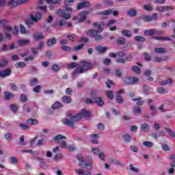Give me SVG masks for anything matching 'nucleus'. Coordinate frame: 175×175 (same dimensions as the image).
<instances>
[{
	"mask_svg": "<svg viewBox=\"0 0 175 175\" xmlns=\"http://www.w3.org/2000/svg\"><path fill=\"white\" fill-rule=\"evenodd\" d=\"M79 66L77 67L72 72L73 77H75V76H77V75H83V73H87V72L91 70L92 68H94L92 63L85 60L79 62Z\"/></svg>",
	"mask_w": 175,
	"mask_h": 175,
	"instance_id": "obj_1",
	"label": "nucleus"
},
{
	"mask_svg": "<svg viewBox=\"0 0 175 175\" xmlns=\"http://www.w3.org/2000/svg\"><path fill=\"white\" fill-rule=\"evenodd\" d=\"M91 95L92 97H94V96H95V95H96V92H92ZM85 103L87 105H90V104L94 105V103H96L98 106H103V105L105 104V103L103 102L102 98H100V97H94L92 98H86Z\"/></svg>",
	"mask_w": 175,
	"mask_h": 175,
	"instance_id": "obj_2",
	"label": "nucleus"
},
{
	"mask_svg": "<svg viewBox=\"0 0 175 175\" xmlns=\"http://www.w3.org/2000/svg\"><path fill=\"white\" fill-rule=\"evenodd\" d=\"M117 55L120 57L116 60L118 64H124V62H126V61H132V56H126V53L124 51H118ZM122 57H124V58H122Z\"/></svg>",
	"mask_w": 175,
	"mask_h": 175,
	"instance_id": "obj_3",
	"label": "nucleus"
},
{
	"mask_svg": "<svg viewBox=\"0 0 175 175\" xmlns=\"http://www.w3.org/2000/svg\"><path fill=\"white\" fill-rule=\"evenodd\" d=\"M66 12H72V8H66L64 10H58L57 16L61 17V18H64V20H69L72 16H70V13Z\"/></svg>",
	"mask_w": 175,
	"mask_h": 175,
	"instance_id": "obj_4",
	"label": "nucleus"
},
{
	"mask_svg": "<svg viewBox=\"0 0 175 175\" xmlns=\"http://www.w3.org/2000/svg\"><path fill=\"white\" fill-rule=\"evenodd\" d=\"M83 117H90V111L83 109L81 113L74 116V121H80Z\"/></svg>",
	"mask_w": 175,
	"mask_h": 175,
	"instance_id": "obj_5",
	"label": "nucleus"
},
{
	"mask_svg": "<svg viewBox=\"0 0 175 175\" xmlns=\"http://www.w3.org/2000/svg\"><path fill=\"white\" fill-rule=\"evenodd\" d=\"M90 14V12L88 11H83L81 12L78 14V23H83L87 20V16Z\"/></svg>",
	"mask_w": 175,
	"mask_h": 175,
	"instance_id": "obj_6",
	"label": "nucleus"
},
{
	"mask_svg": "<svg viewBox=\"0 0 175 175\" xmlns=\"http://www.w3.org/2000/svg\"><path fill=\"white\" fill-rule=\"evenodd\" d=\"M75 172L78 175H92L91 171L88 170H84L83 168H75Z\"/></svg>",
	"mask_w": 175,
	"mask_h": 175,
	"instance_id": "obj_7",
	"label": "nucleus"
},
{
	"mask_svg": "<svg viewBox=\"0 0 175 175\" xmlns=\"http://www.w3.org/2000/svg\"><path fill=\"white\" fill-rule=\"evenodd\" d=\"M75 116H73L71 120L69 119H63L62 120V122L63 124H64V125H68V126H70V128H74L75 127V124L74 122H76L79 120H75Z\"/></svg>",
	"mask_w": 175,
	"mask_h": 175,
	"instance_id": "obj_8",
	"label": "nucleus"
},
{
	"mask_svg": "<svg viewBox=\"0 0 175 175\" xmlns=\"http://www.w3.org/2000/svg\"><path fill=\"white\" fill-rule=\"evenodd\" d=\"M77 158L78 159V161H79V162L78 163V166L79 167H83L84 169H87V167H88V165L87 163H85L84 165V166H83V163H84L85 162V159H84V157H83V155L81 154H78L77 156Z\"/></svg>",
	"mask_w": 175,
	"mask_h": 175,
	"instance_id": "obj_9",
	"label": "nucleus"
},
{
	"mask_svg": "<svg viewBox=\"0 0 175 175\" xmlns=\"http://www.w3.org/2000/svg\"><path fill=\"white\" fill-rule=\"evenodd\" d=\"M124 82L125 84H136V83L139 82V79L137 77H129L124 79Z\"/></svg>",
	"mask_w": 175,
	"mask_h": 175,
	"instance_id": "obj_10",
	"label": "nucleus"
},
{
	"mask_svg": "<svg viewBox=\"0 0 175 175\" xmlns=\"http://www.w3.org/2000/svg\"><path fill=\"white\" fill-rule=\"evenodd\" d=\"M173 7L172 5L157 6L156 10L157 12H165V10H172Z\"/></svg>",
	"mask_w": 175,
	"mask_h": 175,
	"instance_id": "obj_11",
	"label": "nucleus"
},
{
	"mask_svg": "<svg viewBox=\"0 0 175 175\" xmlns=\"http://www.w3.org/2000/svg\"><path fill=\"white\" fill-rule=\"evenodd\" d=\"M12 75V70L10 68L2 70L0 71V77H6L8 76H10Z\"/></svg>",
	"mask_w": 175,
	"mask_h": 175,
	"instance_id": "obj_12",
	"label": "nucleus"
},
{
	"mask_svg": "<svg viewBox=\"0 0 175 175\" xmlns=\"http://www.w3.org/2000/svg\"><path fill=\"white\" fill-rule=\"evenodd\" d=\"M90 6H91V3H90V1H86L84 2L79 3L77 5V9L80 10L84 8H90Z\"/></svg>",
	"mask_w": 175,
	"mask_h": 175,
	"instance_id": "obj_13",
	"label": "nucleus"
},
{
	"mask_svg": "<svg viewBox=\"0 0 175 175\" xmlns=\"http://www.w3.org/2000/svg\"><path fill=\"white\" fill-rule=\"evenodd\" d=\"M159 83L160 85H167V84L171 85V84H173V79H172V78H168L164 81H160Z\"/></svg>",
	"mask_w": 175,
	"mask_h": 175,
	"instance_id": "obj_14",
	"label": "nucleus"
},
{
	"mask_svg": "<svg viewBox=\"0 0 175 175\" xmlns=\"http://www.w3.org/2000/svg\"><path fill=\"white\" fill-rule=\"evenodd\" d=\"M12 98H14V94L10 92H4L5 100H10V99H12Z\"/></svg>",
	"mask_w": 175,
	"mask_h": 175,
	"instance_id": "obj_15",
	"label": "nucleus"
},
{
	"mask_svg": "<svg viewBox=\"0 0 175 175\" xmlns=\"http://www.w3.org/2000/svg\"><path fill=\"white\" fill-rule=\"evenodd\" d=\"M30 18L31 20H32V21H39V20H40L42 18V15L40 14V13H36L35 15L31 14L30 15Z\"/></svg>",
	"mask_w": 175,
	"mask_h": 175,
	"instance_id": "obj_16",
	"label": "nucleus"
},
{
	"mask_svg": "<svg viewBox=\"0 0 175 175\" xmlns=\"http://www.w3.org/2000/svg\"><path fill=\"white\" fill-rule=\"evenodd\" d=\"M133 102H137L138 106H143L144 105V100H142V97H137L132 99Z\"/></svg>",
	"mask_w": 175,
	"mask_h": 175,
	"instance_id": "obj_17",
	"label": "nucleus"
},
{
	"mask_svg": "<svg viewBox=\"0 0 175 175\" xmlns=\"http://www.w3.org/2000/svg\"><path fill=\"white\" fill-rule=\"evenodd\" d=\"M155 29H146L144 32V35L145 36H152V35H155Z\"/></svg>",
	"mask_w": 175,
	"mask_h": 175,
	"instance_id": "obj_18",
	"label": "nucleus"
},
{
	"mask_svg": "<svg viewBox=\"0 0 175 175\" xmlns=\"http://www.w3.org/2000/svg\"><path fill=\"white\" fill-rule=\"evenodd\" d=\"M90 137L92 139L91 143H92L93 144H98V139H96L99 137L98 134H92L90 135Z\"/></svg>",
	"mask_w": 175,
	"mask_h": 175,
	"instance_id": "obj_19",
	"label": "nucleus"
},
{
	"mask_svg": "<svg viewBox=\"0 0 175 175\" xmlns=\"http://www.w3.org/2000/svg\"><path fill=\"white\" fill-rule=\"evenodd\" d=\"M150 129V124L147 123H144L141 124V131L142 132H148Z\"/></svg>",
	"mask_w": 175,
	"mask_h": 175,
	"instance_id": "obj_20",
	"label": "nucleus"
},
{
	"mask_svg": "<svg viewBox=\"0 0 175 175\" xmlns=\"http://www.w3.org/2000/svg\"><path fill=\"white\" fill-rule=\"evenodd\" d=\"M8 59L3 57L0 59V68H5V66H8Z\"/></svg>",
	"mask_w": 175,
	"mask_h": 175,
	"instance_id": "obj_21",
	"label": "nucleus"
},
{
	"mask_svg": "<svg viewBox=\"0 0 175 175\" xmlns=\"http://www.w3.org/2000/svg\"><path fill=\"white\" fill-rule=\"evenodd\" d=\"M62 102L66 104L72 103V98L69 96H64L62 97Z\"/></svg>",
	"mask_w": 175,
	"mask_h": 175,
	"instance_id": "obj_22",
	"label": "nucleus"
},
{
	"mask_svg": "<svg viewBox=\"0 0 175 175\" xmlns=\"http://www.w3.org/2000/svg\"><path fill=\"white\" fill-rule=\"evenodd\" d=\"M122 35H123V36H126L127 38H131L132 37V33L131 32V31L128 30V29H124L121 31Z\"/></svg>",
	"mask_w": 175,
	"mask_h": 175,
	"instance_id": "obj_23",
	"label": "nucleus"
},
{
	"mask_svg": "<svg viewBox=\"0 0 175 175\" xmlns=\"http://www.w3.org/2000/svg\"><path fill=\"white\" fill-rule=\"evenodd\" d=\"M144 75H145V76H146L148 77V80H149V81H154V78L150 76L151 75V70H146L144 71Z\"/></svg>",
	"mask_w": 175,
	"mask_h": 175,
	"instance_id": "obj_24",
	"label": "nucleus"
},
{
	"mask_svg": "<svg viewBox=\"0 0 175 175\" xmlns=\"http://www.w3.org/2000/svg\"><path fill=\"white\" fill-rule=\"evenodd\" d=\"M137 14L136 10L131 9L127 12V16L130 17H135Z\"/></svg>",
	"mask_w": 175,
	"mask_h": 175,
	"instance_id": "obj_25",
	"label": "nucleus"
},
{
	"mask_svg": "<svg viewBox=\"0 0 175 175\" xmlns=\"http://www.w3.org/2000/svg\"><path fill=\"white\" fill-rule=\"evenodd\" d=\"M46 44L49 47L53 46V44H57V39L55 38H53L49 40L46 42Z\"/></svg>",
	"mask_w": 175,
	"mask_h": 175,
	"instance_id": "obj_26",
	"label": "nucleus"
},
{
	"mask_svg": "<svg viewBox=\"0 0 175 175\" xmlns=\"http://www.w3.org/2000/svg\"><path fill=\"white\" fill-rule=\"evenodd\" d=\"M96 50L101 53H103L107 50V47L98 45L96 46Z\"/></svg>",
	"mask_w": 175,
	"mask_h": 175,
	"instance_id": "obj_27",
	"label": "nucleus"
},
{
	"mask_svg": "<svg viewBox=\"0 0 175 175\" xmlns=\"http://www.w3.org/2000/svg\"><path fill=\"white\" fill-rule=\"evenodd\" d=\"M18 1H15V0H10L8 2V6H12V8H16V6H18Z\"/></svg>",
	"mask_w": 175,
	"mask_h": 175,
	"instance_id": "obj_28",
	"label": "nucleus"
},
{
	"mask_svg": "<svg viewBox=\"0 0 175 175\" xmlns=\"http://www.w3.org/2000/svg\"><path fill=\"white\" fill-rule=\"evenodd\" d=\"M62 103L57 101L52 105V109L53 110H57V109H59V107H62Z\"/></svg>",
	"mask_w": 175,
	"mask_h": 175,
	"instance_id": "obj_29",
	"label": "nucleus"
},
{
	"mask_svg": "<svg viewBox=\"0 0 175 175\" xmlns=\"http://www.w3.org/2000/svg\"><path fill=\"white\" fill-rule=\"evenodd\" d=\"M98 14H101L103 16H110V14H113V10H104L103 12H98Z\"/></svg>",
	"mask_w": 175,
	"mask_h": 175,
	"instance_id": "obj_30",
	"label": "nucleus"
},
{
	"mask_svg": "<svg viewBox=\"0 0 175 175\" xmlns=\"http://www.w3.org/2000/svg\"><path fill=\"white\" fill-rule=\"evenodd\" d=\"M154 52L157 53V54H165L166 50L165 48H155Z\"/></svg>",
	"mask_w": 175,
	"mask_h": 175,
	"instance_id": "obj_31",
	"label": "nucleus"
},
{
	"mask_svg": "<svg viewBox=\"0 0 175 175\" xmlns=\"http://www.w3.org/2000/svg\"><path fill=\"white\" fill-rule=\"evenodd\" d=\"M33 38L36 39V40H40L41 39H43L44 36L40 33H35L33 34Z\"/></svg>",
	"mask_w": 175,
	"mask_h": 175,
	"instance_id": "obj_32",
	"label": "nucleus"
},
{
	"mask_svg": "<svg viewBox=\"0 0 175 175\" xmlns=\"http://www.w3.org/2000/svg\"><path fill=\"white\" fill-rule=\"evenodd\" d=\"M98 33V31L96 30L91 29L88 32V35L89 36H91V38H95Z\"/></svg>",
	"mask_w": 175,
	"mask_h": 175,
	"instance_id": "obj_33",
	"label": "nucleus"
},
{
	"mask_svg": "<svg viewBox=\"0 0 175 175\" xmlns=\"http://www.w3.org/2000/svg\"><path fill=\"white\" fill-rule=\"evenodd\" d=\"M66 137L61 134H58L55 137H53V140H59V142H62V140H65Z\"/></svg>",
	"mask_w": 175,
	"mask_h": 175,
	"instance_id": "obj_34",
	"label": "nucleus"
},
{
	"mask_svg": "<svg viewBox=\"0 0 175 175\" xmlns=\"http://www.w3.org/2000/svg\"><path fill=\"white\" fill-rule=\"evenodd\" d=\"M20 33H22V35H25V33H29V32L27 31V29H25V27H24V25H20Z\"/></svg>",
	"mask_w": 175,
	"mask_h": 175,
	"instance_id": "obj_35",
	"label": "nucleus"
},
{
	"mask_svg": "<svg viewBox=\"0 0 175 175\" xmlns=\"http://www.w3.org/2000/svg\"><path fill=\"white\" fill-rule=\"evenodd\" d=\"M143 146H145V147H148V148H151V147L154 146V143L148 141H145L142 143Z\"/></svg>",
	"mask_w": 175,
	"mask_h": 175,
	"instance_id": "obj_36",
	"label": "nucleus"
},
{
	"mask_svg": "<svg viewBox=\"0 0 175 175\" xmlns=\"http://www.w3.org/2000/svg\"><path fill=\"white\" fill-rule=\"evenodd\" d=\"M154 39H156V40H165V41H169V40H172L170 38L168 37H163V36H160V37H154Z\"/></svg>",
	"mask_w": 175,
	"mask_h": 175,
	"instance_id": "obj_37",
	"label": "nucleus"
},
{
	"mask_svg": "<svg viewBox=\"0 0 175 175\" xmlns=\"http://www.w3.org/2000/svg\"><path fill=\"white\" fill-rule=\"evenodd\" d=\"M134 40H136V42H146V38L140 36H137L134 37Z\"/></svg>",
	"mask_w": 175,
	"mask_h": 175,
	"instance_id": "obj_38",
	"label": "nucleus"
},
{
	"mask_svg": "<svg viewBox=\"0 0 175 175\" xmlns=\"http://www.w3.org/2000/svg\"><path fill=\"white\" fill-rule=\"evenodd\" d=\"M27 123L30 125H36L38 124V120L36 119H27Z\"/></svg>",
	"mask_w": 175,
	"mask_h": 175,
	"instance_id": "obj_39",
	"label": "nucleus"
},
{
	"mask_svg": "<svg viewBox=\"0 0 175 175\" xmlns=\"http://www.w3.org/2000/svg\"><path fill=\"white\" fill-rule=\"evenodd\" d=\"M18 126H20V128L23 129V131H28L29 129V126L24 123L19 124Z\"/></svg>",
	"mask_w": 175,
	"mask_h": 175,
	"instance_id": "obj_40",
	"label": "nucleus"
},
{
	"mask_svg": "<svg viewBox=\"0 0 175 175\" xmlns=\"http://www.w3.org/2000/svg\"><path fill=\"white\" fill-rule=\"evenodd\" d=\"M117 44L118 46H122V44H125V38H119L117 40Z\"/></svg>",
	"mask_w": 175,
	"mask_h": 175,
	"instance_id": "obj_41",
	"label": "nucleus"
},
{
	"mask_svg": "<svg viewBox=\"0 0 175 175\" xmlns=\"http://www.w3.org/2000/svg\"><path fill=\"white\" fill-rule=\"evenodd\" d=\"M123 140L126 143H129L131 142V135H129V134H125L123 135Z\"/></svg>",
	"mask_w": 175,
	"mask_h": 175,
	"instance_id": "obj_42",
	"label": "nucleus"
},
{
	"mask_svg": "<svg viewBox=\"0 0 175 175\" xmlns=\"http://www.w3.org/2000/svg\"><path fill=\"white\" fill-rule=\"evenodd\" d=\"M38 81H39V80L38 79V78H33L30 80V85L33 87L36 85L38 84Z\"/></svg>",
	"mask_w": 175,
	"mask_h": 175,
	"instance_id": "obj_43",
	"label": "nucleus"
},
{
	"mask_svg": "<svg viewBox=\"0 0 175 175\" xmlns=\"http://www.w3.org/2000/svg\"><path fill=\"white\" fill-rule=\"evenodd\" d=\"M133 111L134 114H142V110L140 109V107H134Z\"/></svg>",
	"mask_w": 175,
	"mask_h": 175,
	"instance_id": "obj_44",
	"label": "nucleus"
},
{
	"mask_svg": "<svg viewBox=\"0 0 175 175\" xmlns=\"http://www.w3.org/2000/svg\"><path fill=\"white\" fill-rule=\"evenodd\" d=\"M46 3L49 5H57L59 3V0H46Z\"/></svg>",
	"mask_w": 175,
	"mask_h": 175,
	"instance_id": "obj_45",
	"label": "nucleus"
},
{
	"mask_svg": "<svg viewBox=\"0 0 175 175\" xmlns=\"http://www.w3.org/2000/svg\"><path fill=\"white\" fill-rule=\"evenodd\" d=\"M165 131L168 133V135L171 136V137H175L174 132L172 129L166 128Z\"/></svg>",
	"mask_w": 175,
	"mask_h": 175,
	"instance_id": "obj_46",
	"label": "nucleus"
},
{
	"mask_svg": "<svg viewBox=\"0 0 175 175\" xmlns=\"http://www.w3.org/2000/svg\"><path fill=\"white\" fill-rule=\"evenodd\" d=\"M116 102L117 103L122 104L124 103V100L121 95H116Z\"/></svg>",
	"mask_w": 175,
	"mask_h": 175,
	"instance_id": "obj_47",
	"label": "nucleus"
},
{
	"mask_svg": "<svg viewBox=\"0 0 175 175\" xmlns=\"http://www.w3.org/2000/svg\"><path fill=\"white\" fill-rule=\"evenodd\" d=\"M133 72H135V73H137V75H140L142 73V70L139 68L137 66H133L132 68Z\"/></svg>",
	"mask_w": 175,
	"mask_h": 175,
	"instance_id": "obj_48",
	"label": "nucleus"
},
{
	"mask_svg": "<svg viewBox=\"0 0 175 175\" xmlns=\"http://www.w3.org/2000/svg\"><path fill=\"white\" fill-rule=\"evenodd\" d=\"M10 163H12L13 165L16 163H18V159L16 157H12L10 158Z\"/></svg>",
	"mask_w": 175,
	"mask_h": 175,
	"instance_id": "obj_49",
	"label": "nucleus"
},
{
	"mask_svg": "<svg viewBox=\"0 0 175 175\" xmlns=\"http://www.w3.org/2000/svg\"><path fill=\"white\" fill-rule=\"evenodd\" d=\"M73 2H75V0H65L64 5L65 6H72L73 5Z\"/></svg>",
	"mask_w": 175,
	"mask_h": 175,
	"instance_id": "obj_50",
	"label": "nucleus"
},
{
	"mask_svg": "<svg viewBox=\"0 0 175 175\" xmlns=\"http://www.w3.org/2000/svg\"><path fill=\"white\" fill-rule=\"evenodd\" d=\"M41 90H42V86L38 85L36 87H34V88L33 89V91L34 92H36V94H39V92H40Z\"/></svg>",
	"mask_w": 175,
	"mask_h": 175,
	"instance_id": "obj_51",
	"label": "nucleus"
},
{
	"mask_svg": "<svg viewBox=\"0 0 175 175\" xmlns=\"http://www.w3.org/2000/svg\"><path fill=\"white\" fill-rule=\"evenodd\" d=\"M27 64H25L24 62H18L15 64L16 68H25Z\"/></svg>",
	"mask_w": 175,
	"mask_h": 175,
	"instance_id": "obj_52",
	"label": "nucleus"
},
{
	"mask_svg": "<svg viewBox=\"0 0 175 175\" xmlns=\"http://www.w3.org/2000/svg\"><path fill=\"white\" fill-rule=\"evenodd\" d=\"M106 95L107 96V98H109V99H113V98H114V95L113 94V91H107L106 92Z\"/></svg>",
	"mask_w": 175,
	"mask_h": 175,
	"instance_id": "obj_53",
	"label": "nucleus"
},
{
	"mask_svg": "<svg viewBox=\"0 0 175 175\" xmlns=\"http://www.w3.org/2000/svg\"><path fill=\"white\" fill-rule=\"evenodd\" d=\"M5 139H6V140H13V135H12V133H7L5 135Z\"/></svg>",
	"mask_w": 175,
	"mask_h": 175,
	"instance_id": "obj_54",
	"label": "nucleus"
},
{
	"mask_svg": "<svg viewBox=\"0 0 175 175\" xmlns=\"http://www.w3.org/2000/svg\"><path fill=\"white\" fill-rule=\"evenodd\" d=\"M10 87L11 88V91H17V85L15 83H10Z\"/></svg>",
	"mask_w": 175,
	"mask_h": 175,
	"instance_id": "obj_55",
	"label": "nucleus"
},
{
	"mask_svg": "<svg viewBox=\"0 0 175 175\" xmlns=\"http://www.w3.org/2000/svg\"><path fill=\"white\" fill-rule=\"evenodd\" d=\"M157 92H159V94H166V90L164 89L163 87H160L157 88Z\"/></svg>",
	"mask_w": 175,
	"mask_h": 175,
	"instance_id": "obj_56",
	"label": "nucleus"
},
{
	"mask_svg": "<svg viewBox=\"0 0 175 175\" xmlns=\"http://www.w3.org/2000/svg\"><path fill=\"white\" fill-rule=\"evenodd\" d=\"M40 166L42 169H44V170H46V169H47V167H49V166L44 161H41L40 163Z\"/></svg>",
	"mask_w": 175,
	"mask_h": 175,
	"instance_id": "obj_57",
	"label": "nucleus"
},
{
	"mask_svg": "<svg viewBox=\"0 0 175 175\" xmlns=\"http://www.w3.org/2000/svg\"><path fill=\"white\" fill-rule=\"evenodd\" d=\"M129 167L132 172H135V173H139V168H136L133 167V164H130Z\"/></svg>",
	"mask_w": 175,
	"mask_h": 175,
	"instance_id": "obj_58",
	"label": "nucleus"
},
{
	"mask_svg": "<svg viewBox=\"0 0 175 175\" xmlns=\"http://www.w3.org/2000/svg\"><path fill=\"white\" fill-rule=\"evenodd\" d=\"M97 129H98V131H105V124H103L102 123L98 124Z\"/></svg>",
	"mask_w": 175,
	"mask_h": 175,
	"instance_id": "obj_59",
	"label": "nucleus"
},
{
	"mask_svg": "<svg viewBox=\"0 0 175 175\" xmlns=\"http://www.w3.org/2000/svg\"><path fill=\"white\" fill-rule=\"evenodd\" d=\"M29 43V40H20L19 44L20 46H25V44H28Z\"/></svg>",
	"mask_w": 175,
	"mask_h": 175,
	"instance_id": "obj_60",
	"label": "nucleus"
},
{
	"mask_svg": "<svg viewBox=\"0 0 175 175\" xmlns=\"http://www.w3.org/2000/svg\"><path fill=\"white\" fill-rule=\"evenodd\" d=\"M21 100L23 103H25V102H27V100H28L25 94H23L21 95Z\"/></svg>",
	"mask_w": 175,
	"mask_h": 175,
	"instance_id": "obj_61",
	"label": "nucleus"
},
{
	"mask_svg": "<svg viewBox=\"0 0 175 175\" xmlns=\"http://www.w3.org/2000/svg\"><path fill=\"white\" fill-rule=\"evenodd\" d=\"M144 10H146L147 12H152V7H151V5H144Z\"/></svg>",
	"mask_w": 175,
	"mask_h": 175,
	"instance_id": "obj_62",
	"label": "nucleus"
},
{
	"mask_svg": "<svg viewBox=\"0 0 175 175\" xmlns=\"http://www.w3.org/2000/svg\"><path fill=\"white\" fill-rule=\"evenodd\" d=\"M94 39L96 42H100V40L103 39V36L102 35L97 34L95 36Z\"/></svg>",
	"mask_w": 175,
	"mask_h": 175,
	"instance_id": "obj_63",
	"label": "nucleus"
},
{
	"mask_svg": "<svg viewBox=\"0 0 175 175\" xmlns=\"http://www.w3.org/2000/svg\"><path fill=\"white\" fill-rule=\"evenodd\" d=\"M62 49H63L64 51H72V48L66 45L62 46Z\"/></svg>",
	"mask_w": 175,
	"mask_h": 175,
	"instance_id": "obj_64",
	"label": "nucleus"
}]
</instances>
